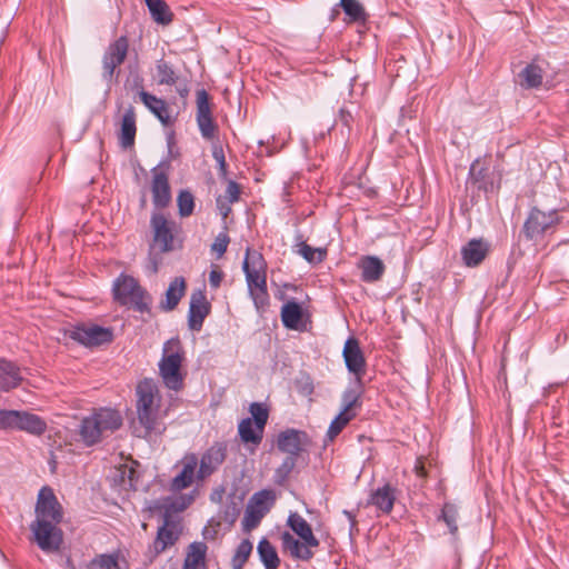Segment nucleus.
Wrapping results in <instances>:
<instances>
[{
  "label": "nucleus",
  "mask_w": 569,
  "mask_h": 569,
  "mask_svg": "<svg viewBox=\"0 0 569 569\" xmlns=\"http://www.w3.org/2000/svg\"><path fill=\"white\" fill-rule=\"evenodd\" d=\"M34 515L30 523L31 541L46 553L58 552L63 543V531L60 528L63 509L51 488L40 489Z\"/></svg>",
  "instance_id": "f257e3e1"
},
{
  "label": "nucleus",
  "mask_w": 569,
  "mask_h": 569,
  "mask_svg": "<svg viewBox=\"0 0 569 569\" xmlns=\"http://www.w3.org/2000/svg\"><path fill=\"white\" fill-rule=\"evenodd\" d=\"M137 419L132 423L133 435L139 438H150L166 430L164 415L161 412V400L157 382L152 378L139 381L134 390Z\"/></svg>",
  "instance_id": "f03ea898"
},
{
  "label": "nucleus",
  "mask_w": 569,
  "mask_h": 569,
  "mask_svg": "<svg viewBox=\"0 0 569 569\" xmlns=\"http://www.w3.org/2000/svg\"><path fill=\"white\" fill-rule=\"evenodd\" d=\"M287 525L299 539L295 538L289 531L282 532L280 537L282 549L288 551L295 560L310 561L315 556V550L320 546L311 526L298 512L289 515Z\"/></svg>",
  "instance_id": "7ed1b4c3"
},
{
  "label": "nucleus",
  "mask_w": 569,
  "mask_h": 569,
  "mask_svg": "<svg viewBox=\"0 0 569 569\" xmlns=\"http://www.w3.org/2000/svg\"><path fill=\"white\" fill-rule=\"evenodd\" d=\"M192 497L181 496L166 503L162 526L158 528L157 536L150 547L152 557H157L166 549L176 545L182 533V526L179 519L171 515V511H183L191 503Z\"/></svg>",
  "instance_id": "20e7f679"
},
{
  "label": "nucleus",
  "mask_w": 569,
  "mask_h": 569,
  "mask_svg": "<svg viewBox=\"0 0 569 569\" xmlns=\"http://www.w3.org/2000/svg\"><path fill=\"white\" fill-rule=\"evenodd\" d=\"M121 425L122 417L118 410L100 408L81 420L79 435L86 446H93L100 442L106 433L118 430Z\"/></svg>",
  "instance_id": "39448f33"
},
{
  "label": "nucleus",
  "mask_w": 569,
  "mask_h": 569,
  "mask_svg": "<svg viewBox=\"0 0 569 569\" xmlns=\"http://www.w3.org/2000/svg\"><path fill=\"white\" fill-rule=\"evenodd\" d=\"M183 359V347L178 337L164 342L162 357L159 361V375L164 386L170 390L179 391L183 387V376L181 373Z\"/></svg>",
  "instance_id": "423d86ee"
},
{
  "label": "nucleus",
  "mask_w": 569,
  "mask_h": 569,
  "mask_svg": "<svg viewBox=\"0 0 569 569\" xmlns=\"http://www.w3.org/2000/svg\"><path fill=\"white\" fill-rule=\"evenodd\" d=\"M112 293L121 306H129L140 313L150 312L151 297L133 277L121 273L113 282Z\"/></svg>",
  "instance_id": "0eeeda50"
},
{
  "label": "nucleus",
  "mask_w": 569,
  "mask_h": 569,
  "mask_svg": "<svg viewBox=\"0 0 569 569\" xmlns=\"http://www.w3.org/2000/svg\"><path fill=\"white\" fill-rule=\"evenodd\" d=\"M559 222L560 217L556 209L545 212L532 208L523 223L522 232L528 240L537 242L551 232Z\"/></svg>",
  "instance_id": "6e6552de"
},
{
  "label": "nucleus",
  "mask_w": 569,
  "mask_h": 569,
  "mask_svg": "<svg viewBox=\"0 0 569 569\" xmlns=\"http://www.w3.org/2000/svg\"><path fill=\"white\" fill-rule=\"evenodd\" d=\"M128 52L129 39L127 36H120L106 48L101 59V77L108 84L112 83L114 76L119 73L118 68L126 61Z\"/></svg>",
  "instance_id": "1a4fd4ad"
},
{
  "label": "nucleus",
  "mask_w": 569,
  "mask_h": 569,
  "mask_svg": "<svg viewBox=\"0 0 569 569\" xmlns=\"http://www.w3.org/2000/svg\"><path fill=\"white\" fill-rule=\"evenodd\" d=\"M342 410L339 415L331 421L328 429V437L332 440L335 439L343 428L357 416V410L361 408V390L357 389H347L342 393Z\"/></svg>",
  "instance_id": "9d476101"
},
{
  "label": "nucleus",
  "mask_w": 569,
  "mask_h": 569,
  "mask_svg": "<svg viewBox=\"0 0 569 569\" xmlns=\"http://www.w3.org/2000/svg\"><path fill=\"white\" fill-rule=\"evenodd\" d=\"M150 226L153 231V241L160 247L162 252H169L174 249L176 236L180 232V226L164 217L161 212H153L150 218Z\"/></svg>",
  "instance_id": "9b49d317"
},
{
  "label": "nucleus",
  "mask_w": 569,
  "mask_h": 569,
  "mask_svg": "<svg viewBox=\"0 0 569 569\" xmlns=\"http://www.w3.org/2000/svg\"><path fill=\"white\" fill-rule=\"evenodd\" d=\"M69 337L84 347L93 348L112 342L113 332L110 328L82 323L74 326L69 331Z\"/></svg>",
  "instance_id": "f8f14e48"
},
{
  "label": "nucleus",
  "mask_w": 569,
  "mask_h": 569,
  "mask_svg": "<svg viewBox=\"0 0 569 569\" xmlns=\"http://www.w3.org/2000/svg\"><path fill=\"white\" fill-rule=\"evenodd\" d=\"M196 121L203 139L212 140L216 138L218 124L213 119L209 93L204 89L197 91Z\"/></svg>",
  "instance_id": "ddd939ff"
},
{
  "label": "nucleus",
  "mask_w": 569,
  "mask_h": 569,
  "mask_svg": "<svg viewBox=\"0 0 569 569\" xmlns=\"http://www.w3.org/2000/svg\"><path fill=\"white\" fill-rule=\"evenodd\" d=\"M152 202L157 209H164L171 202V187L169 183V163L161 162L151 169Z\"/></svg>",
  "instance_id": "4468645a"
},
{
  "label": "nucleus",
  "mask_w": 569,
  "mask_h": 569,
  "mask_svg": "<svg viewBox=\"0 0 569 569\" xmlns=\"http://www.w3.org/2000/svg\"><path fill=\"white\" fill-rule=\"evenodd\" d=\"M242 269L246 274L248 291L267 286V263L261 253L248 248Z\"/></svg>",
  "instance_id": "2eb2a0df"
},
{
  "label": "nucleus",
  "mask_w": 569,
  "mask_h": 569,
  "mask_svg": "<svg viewBox=\"0 0 569 569\" xmlns=\"http://www.w3.org/2000/svg\"><path fill=\"white\" fill-rule=\"evenodd\" d=\"M342 356L345 359V363L349 372L356 376V381L359 385V389L361 390L362 386V376L366 372V358L360 348L359 341L356 338H349L343 347Z\"/></svg>",
  "instance_id": "dca6fc26"
},
{
  "label": "nucleus",
  "mask_w": 569,
  "mask_h": 569,
  "mask_svg": "<svg viewBox=\"0 0 569 569\" xmlns=\"http://www.w3.org/2000/svg\"><path fill=\"white\" fill-rule=\"evenodd\" d=\"M137 86L142 87V79H137ZM141 102L146 108L164 126L169 127L174 123V118L170 114V108L166 100L143 90L139 91Z\"/></svg>",
  "instance_id": "f3484780"
},
{
  "label": "nucleus",
  "mask_w": 569,
  "mask_h": 569,
  "mask_svg": "<svg viewBox=\"0 0 569 569\" xmlns=\"http://www.w3.org/2000/svg\"><path fill=\"white\" fill-rule=\"evenodd\" d=\"M227 446L223 442H216L202 455L199 462L197 477L206 479L211 476L226 460Z\"/></svg>",
  "instance_id": "a211bd4d"
},
{
  "label": "nucleus",
  "mask_w": 569,
  "mask_h": 569,
  "mask_svg": "<svg viewBox=\"0 0 569 569\" xmlns=\"http://www.w3.org/2000/svg\"><path fill=\"white\" fill-rule=\"evenodd\" d=\"M211 311V305L207 300L203 290H196L191 293L188 312V326L193 331H200L204 319Z\"/></svg>",
  "instance_id": "6ab92c4d"
},
{
  "label": "nucleus",
  "mask_w": 569,
  "mask_h": 569,
  "mask_svg": "<svg viewBox=\"0 0 569 569\" xmlns=\"http://www.w3.org/2000/svg\"><path fill=\"white\" fill-rule=\"evenodd\" d=\"M308 442V435L305 431L297 429H286L281 431L277 437V448L284 453L287 457H297L303 450V447Z\"/></svg>",
  "instance_id": "aec40b11"
},
{
  "label": "nucleus",
  "mask_w": 569,
  "mask_h": 569,
  "mask_svg": "<svg viewBox=\"0 0 569 569\" xmlns=\"http://www.w3.org/2000/svg\"><path fill=\"white\" fill-rule=\"evenodd\" d=\"M181 471L170 482V490L173 492L181 491L192 485L198 466V457L194 453H187L181 459Z\"/></svg>",
  "instance_id": "412c9836"
},
{
  "label": "nucleus",
  "mask_w": 569,
  "mask_h": 569,
  "mask_svg": "<svg viewBox=\"0 0 569 569\" xmlns=\"http://www.w3.org/2000/svg\"><path fill=\"white\" fill-rule=\"evenodd\" d=\"M357 268L360 270V278L366 283H373L385 274L386 266L383 261L377 256H361L357 262Z\"/></svg>",
  "instance_id": "4be33fe9"
},
{
  "label": "nucleus",
  "mask_w": 569,
  "mask_h": 569,
  "mask_svg": "<svg viewBox=\"0 0 569 569\" xmlns=\"http://www.w3.org/2000/svg\"><path fill=\"white\" fill-rule=\"evenodd\" d=\"M490 246L482 239H471L461 248V258L465 266L478 267L488 256Z\"/></svg>",
  "instance_id": "5701e85b"
},
{
  "label": "nucleus",
  "mask_w": 569,
  "mask_h": 569,
  "mask_svg": "<svg viewBox=\"0 0 569 569\" xmlns=\"http://www.w3.org/2000/svg\"><path fill=\"white\" fill-rule=\"evenodd\" d=\"M137 133V116L136 109L133 106L129 104L126 108L122 119L121 127L119 132V143L123 149H128L134 144Z\"/></svg>",
  "instance_id": "b1692460"
},
{
  "label": "nucleus",
  "mask_w": 569,
  "mask_h": 569,
  "mask_svg": "<svg viewBox=\"0 0 569 569\" xmlns=\"http://www.w3.org/2000/svg\"><path fill=\"white\" fill-rule=\"evenodd\" d=\"M397 489L389 483L377 488L370 495L368 505L375 506L381 512L388 515L392 511L397 499Z\"/></svg>",
  "instance_id": "393cba45"
},
{
  "label": "nucleus",
  "mask_w": 569,
  "mask_h": 569,
  "mask_svg": "<svg viewBox=\"0 0 569 569\" xmlns=\"http://www.w3.org/2000/svg\"><path fill=\"white\" fill-rule=\"evenodd\" d=\"M22 381L20 368L3 358H0V392H8L17 388Z\"/></svg>",
  "instance_id": "a878e982"
},
{
  "label": "nucleus",
  "mask_w": 569,
  "mask_h": 569,
  "mask_svg": "<svg viewBox=\"0 0 569 569\" xmlns=\"http://www.w3.org/2000/svg\"><path fill=\"white\" fill-rule=\"evenodd\" d=\"M87 569H128L129 563L120 550L111 553H100L93 557L87 565Z\"/></svg>",
  "instance_id": "bb28decb"
},
{
  "label": "nucleus",
  "mask_w": 569,
  "mask_h": 569,
  "mask_svg": "<svg viewBox=\"0 0 569 569\" xmlns=\"http://www.w3.org/2000/svg\"><path fill=\"white\" fill-rule=\"evenodd\" d=\"M208 546L203 541H193L187 548L182 569H207Z\"/></svg>",
  "instance_id": "cd10ccee"
},
{
  "label": "nucleus",
  "mask_w": 569,
  "mask_h": 569,
  "mask_svg": "<svg viewBox=\"0 0 569 569\" xmlns=\"http://www.w3.org/2000/svg\"><path fill=\"white\" fill-rule=\"evenodd\" d=\"M303 309L301 305L295 300L287 301L281 308L282 325L290 330H301Z\"/></svg>",
  "instance_id": "c85d7f7f"
},
{
  "label": "nucleus",
  "mask_w": 569,
  "mask_h": 569,
  "mask_svg": "<svg viewBox=\"0 0 569 569\" xmlns=\"http://www.w3.org/2000/svg\"><path fill=\"white\" fill-rule=\"evenodd\" d=\"M187 283L183 277H176L166 291V299L160 303L163 311H172L179 305L181 298L184 296Z\"/></svg>",
  "instance_id": "c756f323"
},
{
  "label": "nucleus",
  "mask_w": 569,
  "mask_h": 569,
  "mask_svg": "<svg viewBox=\"0 0 569 569\" xmlns=\"http://www.w3.org/2000/svg\"><path fill=\"white\" fill-rule=\"evenodd\" d=\"M17 430L41 436L47 430V422L38 415L28 411H19Z\"/></svg>",
  "instance_id": "7c9ffc66"
},
{
  "label": "nucleus",
  "mask_w": 569,
  "mask_h": 569,
  "mask_svg": "<svg viewBox=\"0 0 569 569\" xmlns=\"http://www.w3.org/2000/svg\"><path fill=\"white\" fill-rule=\"evenodd\" d=\"M152 20L161 26H169L173 21V12L164 0H144Z\"/></svg>",
  "instance_id": "2f4dec72"
},
{
  "label": "nucleus",
  "mask_w": 569,
  "mask_h": 569,
  "mask_svg": "<svg viewBox=\"0 0 569 569\" xmlns=\"http://www.w3.org/2000/svg\"><path fill=\"white\" fill-rule=\"evenodd\" d=\"M521 87L526 89H537L542 84L543 69L536 61L527 64L519 73Z\"/></svg>",
  "instance_id": "473e14b6"
},
{
  "label": "nucleus",
  "mask_w": 569,
  "mask_h": 569,
  "mask_svg": "<svg viewBox=\"0 0 569 569\" xmlns=\"http://www.w3.org/2000/svg\"><path fill=\"white\" fill-rule=\"evenodd\" d=\"M156 81L158 86H177L179 74L170 62L160 59L156 62Z\"/></svg>",
  "instance_id": "72a5a7b5"
},
{
  "label": "nucleus",
  "mask_w": 569,
  "mask_h": 569,
  "mask_svg": "<svg viewBox=\"0 0 569 569\" xmlns=\"http://www.w3.org/2000/svg\"><path fill=\"white\" fill-rule=\"evenodd\" d=\"M257 551L261 562L266 569H278L280 566V558L273 545L267 539L262 538L257 547Z\"/></svg>",
  "instance_id": "f704fd0d"
},
{
  "label": "nucleus",
  "mask_w": 569,
  "mask_h": 569,
  "mask_svg": "<svg viewBox=\"0 0 569 569\" xmlns=\"http://www.w3.org/2000/svg\"><path fill=\"white\" fill-rule=\"evenodd\" d=\"M263 430H258V425H256L251 418L242 419L238 426V432L240 439L244 443H253L259 445L263 437Z\"/></svg>",
  "instance_id": "c9c22d12"
},
{
  "label": "nucleus",
  "mask_w": 569,
  "mask_h": 569,
  "mask_svg": "<svg viewBox=\"0 0 569 569\" xmlns=\"http://www.w3.org/2000/svg\"><path fill=\"white\" fill-rule=\"evenodd\" d=\"M339 6L346 14L345 21L347 23L366 22V10L358 0H340Z\"/></svg>",
  "instance_id": "e433bc0d"
},
{
  "label": "nucleus",
  "mask_w": 569,
  "mask_h": 569,
  "mask_svg": "<svg viewBox=\"0 0 569 569\" xmlns=\"http://www.w3.org/2000/svg\"><path fill=\"white\" fill-rule=\"evenodd\" d=\"M458 517L459 510L455 503L446 502L440 511V515L437 517L438 521H443L451 536L456 537L458 535Z\"/></svg>",
  "instance_id": "4c0bfd02"
},
{
  "label": "nucleus",
  "mask_w": 569,
  "mask_h": 569,
  "mask_svg": "<svg viewBox=\"0 0 569 569\" xmlns=\"http://www.w3.org/2000/svg\"><path fill=\"white\" fill-rule=\"evenodd\" d=\"M305 260L309 263L317 264L321 263L327 257V250L323 248H312L307 242L302 241L299 243L297 251Z\"/></svg>",
  "instance_id": "58836bf2"
},
{
  "label": "nucleus",
  "mask_w": 569,
  "mask_h": 569,
  "mask_svg": "<svg viewBox=\"0 0 569 569\" xmlns=\"http://www.w3.org/2000/svg\"><path fill=\"white\" fill-rule=\"evenodd\" d=\"M352 123H353L352 113L349 110L341 108L339 110L338 117L335 120L333 129L336 130L339 128L341 138L343 140H347L350 136V132L352 129Z\"/></svg>",
  "instance_id": "ea45409f"
},
{
  "label": "nucleus",
  "mask_w": 569,
  "mask_h": 569,
  "mask_svg": "<svg viewBox=\"0 0 569 569\" xmlns=\"http://www.w3.org/2000/svg\"><path fill=\"white\" fill-rule=\"evenodd\" d=\"M178 212L182 218L190 217L194 211V197L191 191L182 189L177 197Z\"/></svg>",
  "instance_id": "a19ab883"
},
{
  "label": "nucleus",
  "mask_w": 569,
  "mask_h": 569,
  "mask_svg": "<svg viewBox=\"0 0 569 569\" xmlns=\"http://www.w3.org/2000/svg\"><path fill=\"white\" fill-rule=\"evenodd\" d=\"M252 552V543L249 539H243L237 547L231 559L232 569H242Z\"/></svg>",
  "instance_id": "79ce46f5"
},
{
  "label": "nucleus",
  "mask_w": 569,
  "mask_h": 569,
  "mask_svg": "<svg viewBox=\"0 0 569 569\" xmlns=\"http://www.w3.org/2000/svg\"><path fill=\"white\" fill-rule=\"evenodd\" d=\"M296 462L297 459L295 457H286L282 463L274 470L273 482L278 486H283L289 479Z\"/></svg>",
  "instance_id": "37998d69"
},
{
  "label": "nucleus",
  "mask_w": 569,
  "mask_h": 569,
  "mask_svg": "<svg viewBox=\"0 0 569 569\" xmlns=\"http://www.w3.org/2000/svg\"><path fill=\"white\" fill-rule=\"evenodd\" d=\"M249 411L252 416V421L258 425V430L264 429L269 418L268 408L261 402H252L249 407Z\"/></svg>",
  "instance_id": "c03bdc74"
},
{
  "label": "nucleus",
  "mask_w": 569,
  "mask_h": 569,
  "mask_svg": "<svg viewBox=\"0 0 569 569\" xmlns=\"http://www.w3.org/2000/svg\"><path fill=\"white\" fill-rule=\"evenodd\" d=\"M249 295L253 301L257 311L260 313L264 312L269 307V293L267 286L251 290L249 291Z\"/></svg>",
  "instance_id": "a18cd8bd"
},
{
  "label": "nucleus",
  "mask_w": 569,
  "mask_h": 569,
  "mask_svg": "<svg viewBox=\"0 0 569 569\" xmlns=\"http://www.w3.org/2000/svg\"><path fill=\"white\" fill-rule=\"evenodd\" d=\"M19 410H0V430H17Z\"/></svg>",
  "instance_id": "49530a36"
},
{
  "label": "nucleus",
  "mask_w": 569,
  "mask_h": 569,
  "mask_svg": "<svg viewBox=\"0 0 569 569\" xmlns=\"http://www.w3.org/2000/svg\"><path fill=\"white\" fill-rule=\"evenodd\" d=\"M273 499H274V496H273L272 491H270V490H261L259 492H256L252 496L251 501L258 508V510L263 512V511H268V509H269V507L266 506V503L269 500L273 501Z\"/></svg>",
  "instance_id": "de8ad7c7"
},
{
  "label": "nucleus",
  "mask_w": 569,
  "mask_h": 569,
  "mask_svg": "<svg viewBox=\"0 0 569 569\" xmlns=\"http://www.w3.org/2000/svg\"><path fill=\"white\" fill-rule=\"evenodd\" d=\"M229 242H230V238H229L228 233L221 232L216 237V239L211 246V250L217 252L218 258H220L226 253Z\"/></svg>",
  "instance_id": "09e8293b"
},
{
  "label": "nucleus",
  "mask_w": 569,
  "mask_h": 569,
  "mask_svg": "<svg viewBox=\"0 0 569 569\" xmlns=\"http://www.w3.org/2000/svg\"><path fill=\"white\" fill-rule=\"evenodd\" d=\"M262 516L263 512L258 509H247L243 518V527L248 530L257 527Z\"/></svg>",
  "instance_id": "8fccbe9b"
},
{
  "label": "nucleus",
  "mask_w": 569,
  "mask_h": 569,
  "mask_svg": "<svg viewBox=\"0 0 569 569\" xmlns=\"http://www.w3.org/2000/svg\"><path fill=\"white\" fill-rule=\"evenodd\" d=\"M240 193H241V189H240L239 183L233 180H229L222 198H226L227 200L234 203V202L239 201Z\"/></svg>",
  "instance_id": "3c124183"
},
{
  "label": "nucleus",
  "mask_w": 569,
  "mask_h": 569,
  "mask_svg": "<svg viewBox=\"0 0 569 569\" xmlns=\"http://www.w3.org/2000/svg\"><path fill=\"white\" fill-rule=\"evenodd\" d=\"M241 511V502L232 499L229 503L226 505L224 509V519L234 521Z\"/></svg>",
  "instance_id": "603ef678"
},
{
  "label": "nucleus",
  "mask_w": 569,
  "mask_h": 569,
  "mask_svg": "<svg viewBox=\"0 0 569 569\" xmlns=\"http://www.w3.org/2000/svg\"><path fill=\"white\" fill-rule=\"evenodd\" d=\"M216 202H217V208H218L220 214L223 218H227L232 211L231 204L233 202L227 200L226 198H222V196H218L216 199Z\"/></svg>",
  "instance_id": "864d4df0"
},
{
  "label": "nucleus",
  "mask_w": 569,
  "mask_h": 569,
  "mask_svg": "<svg viewBox=\"0 0 569 569\" xmlns=\"http://www.w3.org/2000/svg\"><path fill=\"white\" fill-rule=\"evenodd\" d=\"M223 279V272L218 268H213L209 273V283L213 289H218Z\"/></svg>",
  "instance_id": "5fc2aeb1"
},
{
  "label": "nucleus",
  "mask_w": 569,
  "mask_h": 569,
  "mask_svg": "<svg viewBox=\"0 0 569 569\" xmlns=\"http://www.w3.org/2000/svg\"><path fill=\"white\" fill-rule=\"evenodd\" d=\"M413 471H415L416 476L421 478L422 480L427 479L428 471H427V469L425 467V459H423V457L417 458L415 467H413Z\"/></svg>",
  "instance_id": "6e6d98bb"
},
{
  "label": "nucleus",
  "mask_w": 569,
  "mask_h": 569,
  "mask_svg": "<svg viewBox=\"0 0 569 569\" xmlns=\"http://www.w3.org/2000/svg\"><path fill=\"white\" fill-rule=\"evenodd\" d=\"M343 515L347 517V519L350 522V532L357 529V520H356V513L350 510H343Z\"/></svg>",
  "instance_id": "4d7b16f0"
},
{
  "label": "nucleus",
  "mask_w": 569,
  "mask_h": 569,
  "mask_svg": "<svg viewBox=\"0 0 569 569\" xmlns=\"http://www.w3.org/2000/svg\"><path fill=\"white\" fill-rule=\"evenodd\" d=\"M212 157L217 162H220L221 160H226L223 149L221 146H214L212 149Z\"/></svg>",
  "instance_id": "13d9d810"
},
{
  "label": "nucleus",
  "mask_w": 569,
  "mask_h": 569,
  "mask_svg": "<svg viewBox=\"0 0 569 569\" xmlns=\"http://www.w3.org/2000/svg\"><path fill=\"white\" fill-rule=\"evenodd\" d=\"M217 163H218L219 176L223 179L227 178L228 164H227L226 160H221L220 162H217Z\"/></svg>",
  "instance_id": "bf43d9fd"
},
{
  "label": "nucleus",
  "mask_w": 569,
  "mask_h": 569,
  "mask_svg": "<svg viewBox=\"0 0 569 569\" xmlns=\"http://www.w3.org/2000/svg\"><path fill=\"white\" fill-rule=\"evenodd\" d=\"M177 92L182 97H187L188 93H189V89L187 88V86H183V87H177Z\"/></svg>",
  "instance_id": "052dcab7"
},
{
  "label": "nucleus",
  "mask_w": 569,
  "mask_h": 569,
  "mask_svg": "<svg viewBox=\"0 0 569 569\" xmlns=\"http://www.w3.org/2000/svg\"><path fill=\"white\" fill-rule=\"evenodd\" d=\"M144 206H146V199H144V198H142V199H141V207H144Z\"/></svg>",
  "instance_id": "680f3d73"
}]
</instances>
